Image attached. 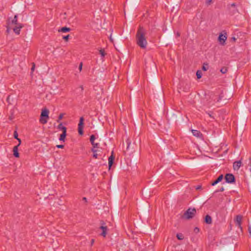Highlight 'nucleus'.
<instances>
[{
    "label": "nucleus",
    "instance_id": "obj_1",
    "mask_svg": "<svg viewBox=\"0 0 251 251\" xmlns=\"http://www.w3.org/2000/svg\"><path fill=\"white\" fill-rule=\"evenodd\" d=\"M137 44L142 49H145L147 41L145 38V32L143 27L140 26L136 34Z\"/></svg>",
    "mask_w": 251,
    "mask_h": 251
},
{
    "label": "nucleus",
    "instance_id": "obj_2",
    "mask_svg": "<svg viewBox=\"0 0 251 251\" xmlns=\"http://www.w3.org/2000/svg\"><path fill=\"white\" fill-rule=\"evenodd\" d=\"M223 97V93L221 94L217 93L211 94L210 96V100L208 102L210 106L214 105L216 103L219 102Z\"/></svg>",
    "mask_w": 251,
    "mask_h": 251
},
{
    "label": "nucleus",
    "instance_id": "obj_3",
    "mask_svg": "<svg viewBox=\"0 0 251 251\" xmlns=\"http://www.w3.org/2000/svg\"><path fill=\"white\" fill-rule=\"evenodd\" d=\"M49 111L47 108L42 110L40 115V122L42 124H46L47 123V120L49 119Z\"/></svg>",
    "mask_w": 251,
    "mask_h": 251
},
{
    "label": "nucleus",
    "instance_id": "obj_4",
    "mask_svg": "<svg viewBox=\"0 0 251 251\" xmlns=\"http://www.w3.org/2000/svg\"><path fill=\"white\" fill-rule=\"evenodd\" d=\"M196 214V210L195 208H189L184 213V217L186 219L193 218Z\"/></svg>",
    "mask_w": 251,
    "mask_h": 251
},
{
    "label": "nucleus",
    "instance_id": "obj_5",
    "mask_svg": "<svg viewBox=\"0 0 251 251\" xmlns=\"http://www.w3.org/2000/svg\"><path fill=\"white\" fill-rule=\"evenodd\" d=\"M226 182L228 183H233L235 182V178L232 174H226L225 177Z\"/></svg>",
    "mask_w": 251,
    "mask_h": 251
},
{
    "label": "nucleus",
    "instance_id": "obj_6",
    "mask_svg": "<svg viewBox=\"0 0 251 251\" xmlns=\"http://www.w3.org/2000/svg\"><path fill=\"white\" fill-rule=\"evenodd\" d=\"M225 34H223L222 33H221L218 37V41L219 42L220 44L222 45H224L225 44V42L227 39L226 36V33L225 31H224Z\"/></svg>",
    "mask_w": 251,
    "mask_h": 251
},
{
    "label": "nucleus",
    "instance_id": "obj_7",
    "mask_svg": "<svg viewBox=\"0 0 251 251\" xmlns=\"http://www.w3.org/2000/svg\"><path fill=\"white\" fill-rule=\"evenodd\" d=\"M84 119L83 117L80 118L79 124L78 125V133L80 135H82L83 134V124H84Z\"/></svg>",
    "mask_w": 251,
    "mask_h": 251
},
{
    "label": "nucleus",
    "instance_id": "obj_8",
    "mask_svg": "<svg viewBox=\"0 0 251 251\" xmlns=\"http://www.w3.org/2000/svg\"><path fill=\"white\" fill-rule=\"evenodd\" d=\"M242 220V216L240 215H237L235 219V223L236 226H237L239 228H240L241 231L242 230V227L241 226Z\"/></svg>",
    "mask_w": 251,
    "mask_h": 251
},
{
    "label": "nucleus",
    "instance_id": "obj_9",
    "mask_svg": "<svg viewBox=\"0 0 251 251\" xmlns=\"http://www.w3.org/2000/svg\"><path fill=\"white\" fill-rule=\"evenodd\" d=\"M23 27L24 25L22 24H18L13 28V31L16 34L19 35L20 33L21 29Z\"/></svg>",
    "mask_w": 251,
    "mask_h": 251
},
{
    "label": "nucleus",
    "instance_id": "obj_10",
    "mask_svg": "<svg viewBox=\"0 0 251 251\" xmlns=\"http://www.w3.org/2000/svg\"><path fill=\"white\" fill-rule=\"evenodd\" d=\"M115 159V156L113 155V152H112L111 155L108 158V167L109 169H110L112 166L114 160Z\"/></svg>",
    "mask_w": 251,
    "mask_h": 251
},
{
    "label": "nucleus",
    "instance_id": "obj_11",
    "mask_svg": "<svg viewBox=\"0 0 251 251\" xmlns=\"http://www.w3.org/2000/svg\"><path fill=\"white\" fill-rule=\"evenodd\" d=\"M223 175H221L215 181L211 183V185L212 186L215 185L216 184H217V183L222 181V180L223 179Z\"/></svg>",
    "mask_w": 251,
    "mask_h": 251
},
{
    "label": "nucleus",
    "instance_id": "obj_12",
    "mask_svg": "<svg viewBox=\"0 0 251 251\" xmlns=\"http://www.w3.org/2000/svg\"><path fill=\"white\" fill-rule=\"evenodd\" d=\"M242 162L240 160L236 161L233 163V168L235 170H238L241 166Z\"/></svg>",
    "mask_w": 251,
    "mask_h": 251
},
{
    "label": "nucleus",
    "instance_id": "obj_13",
    "mask_svg": "<svg viewBox=\"0 0 251 251\" xmlns=\"http://www.w3.org/2000/svg\"><path fill=\"white\" fill-rule=\"evenodd\" d=\"M18 147L19 145H17L13 148V155L15 157H19V153L18 152Z\"/></svg>",
    "mask_w": 251,
    "mask_h": 251
},
{
    "label": "nucleus",
    "instance_id": "obj_14",
    "mask_svg": "<svg viewBox=\"0 0 251 251\" xmlns=\"http://www.w3.org/2000/svg\"><path fill=\"white\" fill-rule=\"evenodd\" d=\"M100 228V229L102 230V232L100 234V235L104 237H105L106 235V233H107V226H102Z\"/></svg>",
    "mask_w": 251,
    "mask_h": 251
},
{
    "label": "nucleus",
    "instance_id": "obj_15",
    "mask_svg": "<svg viewBox=\"0 0 251 251\" xmlns=\"http://www.w3.org/2000/svg\"><path fill=\"white\" fill-rule=\"evenodd\" d=\"M204 222L208 225L211 224L212 223L211 217L209 215H206L204 218Z\"/></svg>",
    "mask_w": 251,
    "mask_h": 251
},
{
    "label": "nucleus",
    "instance_id": "obj_16",
    "mask_svg": "<svg viewBox=\"0 0 251 251\" xmlns=\"http://www.w3.org/2000/svg\"><path fill=\"white\" fill-rule=\"evenodd\" d=\"M192 132L194 136L197 137H199L202 135V134L201 133V132L197 130L192 129Z\"/></svg>",
    "mask_w": 251,
    "mask_h": 251
},
{
    "label": "nucleus",
    "instance_id": "obj_17",
    "mask_svg": "<svg viewBox=\"0 0 251 251\" xmlns=\"http://www.w3.org/2000/svg\"><path fill=\"white\" fill-rule=\"evenodd\" d=\"M57 128L62 131V132H67V128L62 126V123H60L57 126Z\"/></svg>",
    "mask_w": 251,
    "mask_h": 251
},
{
    "label": "nucleus",
    "instance_id": "obj_18",
    "mask_svg": "<svg viewBox=\"0 0 251 251\" xmlns=\"http://www.w3.org/2000/svg\"><path fill=\"white\" fill-rule=\"evenodd\" d=\"M11 24L12 25H18V24H20V23H18V15H15L14 16V18L12 20V21L11 22Z\"/></svg>",
    "mask_w": 251,
    "mask_h": 251
},
{
    "label": "nucleus",
    "instance_id": "obj_19",
    "mask_svg": "<svg viewBox=\"0 0 251 251\" xmlns=\"http://www.w3.org/2000/svg\"><path fill=\"white\" fill-rule=\"evenodd\" d=\"M71 30V29L69 27H63L59 29L58 30L59 32H69Z\"/></svg>",
    "mask_w": 251,
    "mask_h": 251
},
{
    "label": "nucleus",
    "instance_id": "obj_20",
    "mask_svg": "<svg viewBox=\"0 0 251 251\" xmlns=\"http://www.w3.org/2000/svg\"><path fill=\"white\" fill-rule=\"evenodd\" d=\"M66 135L67 132H62V133L60 135L59 140L64 142Z\"/></svg>",
    "mask_w": 251,
    "mask_h": 251
},
{
    "label": "nucleus",
    "instance_id": "obj_21",
    "mask_svg": "<svg viewBox=\"0 0 251 251\" xmlns=\"http://www.w3.org/2000/svg\"><path fill=\"white\" fill-rule=\"evenodd\" d=\"M176 237L178 240H182L184 239V236L182 233H177Z\"/></svg>",
    "mask_w": 251,
    "mask_h": 251
},
{
    "label": "nucleus",
    "instance_id": "obj_22",
    "mask_svg": "<svg viewBox=\"0 0 251 251\" xmlns=\"http://www.w3.org/2000/svg\"><path fill=\"white\" fill-rule=\"evenodd\" d=\"M96 139L95 135H91L90 138V141L92 144H94V140Z\"/></svg>",
    "mask_w": 251,
    "mask_h": 251
},
{
    "label": "nucleus",
    "instance_id": "obj_23",
    "mask_svg": "<svg viewBox=\"0 0 251 251\" xmlns=\"http://www.w3.org/2000/svg\"><path fill=\"white\" fill-rule=\"evenodd\" d=\"M196 75L198 79H200L201 77L202 73L201 71H198L196 73Z\"/></svg>",
    "mask_w": 251,
    "mask_h": 251
},
{
    "label": "nucleus",
    "instance_id": "obj_24",
    "mask_svg": "<svg viewBox=\"0 0 251 251\" xmlns=\"http://www.w3.org/2000/svg\"><path fill=\"white\" fill-rule=\"evenodd\" d=\"M92 151L93 152L94 154H93V157L95 158H97L98 157V154L96 153L97 152V150H95V149L94 148H92Z\"/></svg>",
    "mask_w": 251,
    "mask_h": 251
},
{
    "label": "nucleus",
    "instance_id": "obj_25",
    "mask_svg": "<svg viewBox=\"0 0 251 251\" xmlns=\"http://www.w3.org/2000/svg\"><path fill=\"white\" fill-rule=\"evenodd\" d=\"M208 64L204 63V64L202 66V69L203 71H207L208 70Z\"/></svg>",
    "mask_w": 251,
    "mask_h": 251
},
{
    "label": "nucleus",
    "instance_id": "obj_26",
    "mask_svg": "<svg viewBox=\"0 0 251 251\" xmlns=\"http://www.w3.org/2000/svg\"><path fill=\"white\" fill-rule=\"evenodd\" d=\"M227 68L226 67H224L221 68L220 72L222 74H226L227 72Z\"/></svg>",
    "mask_w": 251,
    "mask_h": 251
},
{
    "label": "nucleus",
    "instance_id": "obj_27",
    "mask_svg": "<svg viewBox=\"0 0 251 251\" xmlns=\"http://www.w3.org/2000/svg\"><path fill=\"white\" fill-rule=\"evenodd\" d=\"M100 53L101 55V57H103L105 55V53L103 49H101L100 50Z\"/></svg>",
    "mask_w": 251,
    "mask_h": 251
},
{
    "label": "nucleus",
    "instance_id": "obj_28",
    "mask_svg": "<svg viewBox=\"0 0 251 251\" xmlns=\"http://www.w3.org/2000/svg\"><path fill=\"white\" fill-rule=\"evenodd\" d=\"M63 116H64V114L63 113H61L59 115L58 118V120H57V123H59L60 122V121L63 118Z\"/></svg>",
    "mask_w": 251,
    "mask_h": 251
},
{
    "label": "nucleus",
    "instance_id": "obj_29",
    "mask_svg": "<svg viewBox=\"0 0 251 251\" xmlns=\"http://www.w3.org/2000/svg\"><path fill=\"white\" fill-rule=\"evenodd\" d=\"M14 138L17 139H18V132L16 131H15L14 132Z\"/></svg>",
    "mask_w": 251,
    "mask_h": 251
},
{
    "label": "nucleus",
    "instance_id": "obj_30",
    "mask_svg": "<svg viewBox=\"0 0 251 251\" xmlns=\"http://www.w3.org/2000/svg\"><path fill=\"white\" fill-rule=\"evenodd\" d=\"M69 36H70L69 35H67L66 36H64L63 37V39H64L66 41H67L68 40L69 38Z\"/></svg>",
    "mask_w": 251,
    "mask_h": 251
},
{
    "label": "nucleus",
    "instance_id": "obj_31",
    "mask_svg": "<svg viewBox=\"0 0 251 251\" xmlns=\"http://www.w3.org/2000/svg\"><path fill=\"white\" fill-rule=\"evenodd\" d=\"M93 146V148L94 149L96 148H98V146H99V143H95V142L94 143V144H92Z\"/></svg>",
    "mask_w": 251,
    "mask_h": 251
},
{
    "label": "nucleus",
    "instance_id": "obj_32",
    "mask_svg": "<svg viewBox=\"0 0 251 251\" xmlns=\"http://www.w3.org/2000/svg\"><path fill=\"white\" fill-rule=\"evenodd\" d=\"M194 231L195 233H198V232L200 231V229H199V228L198 227H195V228H194Z\"/></svg>",
    "mask_w": 251,
    "mask_h": 251
},
{
    "label": "nucleus",
    "instance_id": "obj_33",
    "mask_svg": "<svg viewBox=\"0 0 251 251\" xmlns=\"http://www.w3.org/2000/svg\"><path fill=\"white\" fill-rule=\"evenodd\" d=\"M64 145H56V147L58 149H63L64 148Z\"/></svg>",
    "mask_w": 251,
    "mask_h": 251
},
{
    "label": "nucleus",
    "instance_id": "obj_34",
    "mask_svg": "<svg viewBox=\"0 0 251 251\" xmlns=\"http://www.w3.org/2000/svg\"><path fill=\"white\" fill-rule=\"evenodd\" d=\"M224 191V188L223 187H222L219 190H217L215 191V192H223Z\"/></svg>",
    "mask_w": 251,
    "mask_h": 251
},
{
    "label": "nucleus",
    "instance_id": "obj_35",
    "mask_svg": "<svg viewBox=\"0 0 251 251\" xmlns=\"http://www.w3.org/2000/svg\"><path fill=\"white\" fill-rule=\"evenodd\" d=\"M35 65L34 63H32V67L31 69V70L32 72H33L34 70V69H35Z\"/></svg>",
    "mask_w": 251,
    "mask_h": 251
},
{
    "label": "nucleus",
    "instance_id": "obj_36",
    "mask_svg": "<svg viewBox=\"0 0 251 251\" xmlns=\"http://www.w3.org/2000/svg\"><path fill=\"white\" fill-rule=\"evenodd\" d=\"M82 62H81V63H80V64H79V71H81V70H82Z\"/></svg>",
    "mask_w": 251,
    "mask_h": 251
},
{
    "label": "nucleus",
    "instance_id": "obj_37",
    "mask_svg": "<svg viewBox=\"0 0 251 251\" xmlns=\"http://www.w3.org/2000/svg\"><path fill=\"white\" fill-rule=\"evenodd\" d=\"M248 231H249V232L250 235H251V226H249Z\"/></svg>",
    "mask_w": 251,
    "mask_h": 251
},
{
    "label": "nucleus",
    "instance_id": "obj_38",
    "mask_svg": "<svg viewBox=\"0 0 251 251\" xmlns=\"http://www.w3.org/2000/svg\"><path fill=\"white\" fill-rule=\"evenodd\" d=\"M211 1H212V0H207L206 3L207 4H210L211 3Z\"/></svg>",
    "mask_w": 251,
    "mask_h": 251
},
{
    "label": "nucleus",
    "instance_id": "obj_39",
    "mask_svg": "<svg viewBox=\"0 0 251 251\" xmlns=\"http://www.w3.org/2000/svg\"><path fill=\"white\" fill-rule=\"evenodd\" d=\"M18 142H19V144L18 145H19V146L20 145V144H21V140L20 139V138H18L17 139Z\"/></svg>",
    "mask_w": 251,
    "mask_h": 251
},
{
    "label": "nucleus",
    "instance_id": "obj_40",
    "mask_svg": "<svg viewBox=\"0 0 251 251\" xmlns=\"http://www.w3.org/2000/svg\"><path fill=\"white\" fill-rule=\"evenodd\" d=\"M180 33H179L178 32H176V37H179V36H180Z\"/></svg>",
    "mask_w": 251,
    "mask_h": 251
},
{
    "label": "nucleus",
    "instance_id": "obj_41",
    "mask_svg": "<svg viewBox=\"0 0 251 251\" xmlns=\"http://www.w3.org/2000/svg\"><path fill=\"white\" fill-rule=\"evenodd\" d=\"M126 142H127V145H127V149H128V147H129V146L130 143L128 142V140H127V141H126Z\"/></svg>",
    "mask_w": 251,
    "mask_h": 251
},
{
    "label": "nucleus",
    "instance_id": "obj_42",
    "mask_svg": "<svg viewBox=\"0 0 251 251\" xmlns=\"http://www.w3.org/2000/svg\"><path fill=\"white\" fill-rule=\"evenodd\" d=\"M94 243V239H92L91 241V245H92Z\"/></svg>",
    "mask_w": 251,
    "mask_h": 251
},
{
    "label": "nucleus",
    "instance_id": "obj_43",
    "mask_svg": "<svg viewBox=\"0 0 251 251\" xmlns=\"http://www.w3.org/2000/svg\"><path fill=\"white\" fill-rule=\"evenodd\" d=\"M80 88L81 89V91H82L83 90V87L82 85H81L80 86Z\"/></svg>",
    "mask_w": 251,
    "mask_h": 251
},
{
    "label": "nucleus",
    "instance_id": "obj_44",
    "mask_svg": "<svg viewBox=\"0 0 251 251\" xmlns=\"http://www.w3.org/2000/svg\"><path fill=\"white\" fill-rule=\"evenodd\" d=\"M231 5L232 7H235V4L234 3H232Z\"/></svg>",
    "mask_w": 251,
    "mask_h": 251
},
{
    "label": "nucleus",
    "instance_id": "obj_45",
    "mask_svg": "<svg viewBox=\"0 0 251 251\" xmlns=\"http://www.w3.org/2000/svg\"><path fill=\"white\" fill-rule=\"evenodd\" d=\"M232 39L233 41H236V38L235 37H232Z\"/></svg>",
    "mask_w": 251,
    "mask_h": 251
},
{
    "label": "nucleus",
    "instance_id": "obj_46",
    "mask_svg": "<svg viewBox=\"0 0 251 251\" xmlns=\"http://www.w3.org/2000/svg\"><path fill=\"white\" fill-rule=\"evenodd\" d=\"M9 98H10V96H9L7 97V101H9V100H10Z\"/></svg>",
    "mask_w": 251,
    "mask_h": 251
},
{
    "label": "nucleus",
    "instance_id": "obj_47",
    "mask_svg": "<svg viewBox=\"0 0 251 251\" xmlns=\"http://www.w3.org/2000/svg\"><path fill=\"white\" fill-rule=\"evenodd\" d=\"M250 164H251V156L250 157ZM250 170L251 171V168L250 169Z\"/></svg>",
    "mask_w": 251,
    "mask_h": 251
},
{
    "label": "nucleus",
    "instance_id": "obj_48",
    "mask_svg": "<svg viewBox=\"0 0 251 251\" xmlns=\"http://www.w3.org/2000/svg\"><path fill=\"white\" fill-rule=\"evenodd\" d=\"M201 188V186H198V187L196 188L197 189H199Z\"/></svg>",
    "mask_w": 251,
    "mask_h": 251
},
{
    "label": "nucleus",
    "instance_id": "obj_49",
    "mask_svg": "<svg viewBox=\"0 0 251 251\" xmlns=\"http://www.w3.org/2000/svg\"><path fill=\"white\" fill-rule=\"evenodd\" d=\"M83 199L84 201H86V198H85V197H84V198H83Z\"/></svg>",
    "mask_w": 251,
    "mask_h": 251
},
{
    "label": "nucleus",
    "instance_id": "obj_50",
    "mask_svg": "<svg viewBox=\"0 0 251 251\" xmlns=\"http://www.w3.org/2000/svg\"><path fill=\"white\" fill-rule=\"evenodd\" d=\"M208 115H209V116L210 117H212V116H211V114H210L209 113H208Z\"/></svg>",
    "mask_w": 251,
    "mask_h": 251
}]
</instances>
